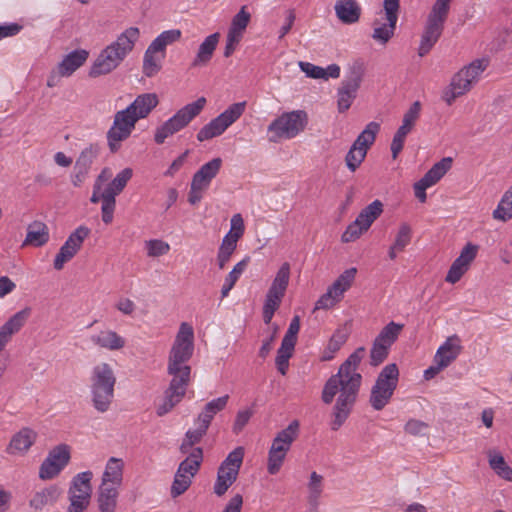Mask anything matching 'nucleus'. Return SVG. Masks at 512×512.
I'll return each instance as SVG.
<instances>
[{
    "instance_id": "a19ab883",
    "label": "nucleus",
    "mask_w": 512,
    "mask_h": 512,
    "mask_svg": "<svg viewBox=\"0 0 512 512\" xmlns=\"http://www.w3.org/2000/svg\"><path fill=\"white\" fill-rule=\"evenodd\" d=\"M380 130V125L377 122H370L366 125L364 130L358 135L353 142L354 145L362 148L368 153L370 147L374 144L376 136Z\"/></svg>"
},
{
    "instance_id": "423d86ee",
    "label": "nucleus",
    "mask_w": 512,
    "mask_h": 512,
    "mask_svg": "<svg viewBox=\"0 0 512 512\" xmlns=\"http://www.w3.org/2000/svg\"><path fill=\"white\" fill-rule=\"evenodd\" d=\"M116 377L108 363L95 365L90 375V389L94 408L101 413L108 411L114 398Z\"/></svg>"
},
{
    "instance_id": "a18cd8bd",
    "label": "nucleus",
    "mask_w": 512,
    "mask_h": 512,
    "mask_svg": "<svg viewBox=\"0 0 512 512\" xmlns=\"http://www.w3.org/2000/svg\"><path fill=\"white\" fill-rule=\"evenodd\" d=\"M404 325L390 322L388 323L378 334V336L375 338L378 342L391 347L393 343L397 340L398 336L400 335L401 331L403 330Z\"/></svg>"
},
{
    "instance_id": "37998d69",
    "label": "nucleus",
    "mask_w": 512,
    "mask_h": 512,
    "mask_svg": "<svg viewBox=\"0 0 512 512\" xmlns=\"http://www.w3.org/2000/svg\"><path fill=\"white\" fill-rule=\"evenodd\" d=\"M163 60V57L147 48L143 56L142 71L144 75L147 77L155 76L161 70Z\"/></svg>"
},
{
    "instance_id": "4c0bfd02",
    "label": "nucleus",
    "mask_w": 512,
    "mask_h": 512,
    "mask_svg": "<svg viewBox=\"0 0 512 512\" xmlns=\"http://www.w3.org/2000/svg\"><path fill=\"white\" fill-rule=\"evenodd\" d=\"M488 461L491 469L502 479L512 481V468L506 463L504 457L496 451L488 452Z\"/></svg>"
},
{
    "instance_id": "cd10ccee",
    "label": "nucleus",
    "mask_w": 512,
    "mask_h": 512,
    "mask_svg": "<svg viewBox=\"0 0 512 512\" xmlns=\"http://www.w3.org/2000/svg\"><path fill=\"white\" fill-rule=\"evenodd\" d=\"M222 164L223 161L220 157L213 158L195 172L191 181L207 190L212 180L220 172Z\"/></svg>"
},
{
    "instance_id": "79ce46f5",
    "label": "nucleus",
    "mask_w": 512,
    "mask_h": 512,
    "mask_svg": "<svg viewBox=\"0 0 512 512\" xmlns=\"http://www.w3.org/2000/svg\"><path fill=\"white\" fill-rule=\"evenodd\" d=\"M133 176V170L129 167L121 170L104 189L105 194L116 197L119 195Z\"/></svg>"
},
{
    "instance_id": "39448f33",
    "label": "nucleus",
    "mask_w": 512,
    "mask_h": 512,
    "mask_svg": "<svg viewBox=\"0 0 512 512\" xmlns=\"http://www.w3.org/2000/svg\"><path fill=\"white\" fill-rule=\"evenodd\" d=\"M452 0H436L427 14L421 34L418 55H427L440 39L448 19Z\"/></svg>"
},
{
    "instance_id": "e2e57ef3",
    "label": "nucleus",
    "mask_w": 512,
    "mask_h": 512,
    "mask_svg": "<svg viewBox=\"0 0 512 512\" xmlns=\"http://www.w3.org/2000/svg\"><path fill=\"white\" fill-rule=\"evenodd\" d=\"M478 251L479 246L469 242L462 248L459 256L456 259L470 268L472 262L477 257Z\"/></svg>"
},
{
    "instance_id": "9b49d317",
    "label": "nucleus",
    "mask_w": 512,
    "mask_h": 512,
    "mask_svg": "<svg viewBox=\"0 0 512 512\" xmlns=\"http://www.w3.org/2000/svg\"><path fill=\"white\" fill-rule=\"evenodd\" d=\"M245 109V101L230 105L225 111L199 130L197 133V140L203 142L222 135L243 115Z\"/></svg>"
},
{
    "instance_id": "f257e3e1",
    "label": "nucleus",
    "mask_w": 512,
    "mask_h": 512,
    "mask_svg": "<svg viewBox=\"0 0 512 512\" xmlns=\"http://www.w3.org/2000/svg\"><path fill=\"white\" fill-rule=\"evenodd\" d=\"M364 354V347L356 349L323 387L321 399L325 404H331L337 396L331 422V429L334 431L344 424L356 402L362 381V376L357 370Z\"/></svg>"
},
{
    "instance_id": "6e6d98bb",
    "label": "nucleus",
    "mask_w": 512,
    "mask_h": 512,
    "mask_svg": "<svg viewBox=\"0 0 512 512\" xmlns=\"http://www.w3.org/2000/svg\"><path fill=\"white\" fill-rule=\"evenodd\" d=\"M99 154V148L96 145H89L88 147L84 148L79 157L77 158L75 165L77 167H82L86 170H90L91 165L93 164L94 160Z\"/></svg>"
},
{
    "instance_id": "6ab92c4d",
    "label": "nucleus",
    "mask_w": 512,
    "mask_h": 512,
    "mask_svg": "<svg viewBox=\"0 0 512 512\" xmlns=\"http://www.w3.org/2000/svg\"><path fill=\"white\" fill-rule=\"evenodd\" d=\"M290 280V264L283 263L277 271L271 286L269 287L264 304L279 308L285 296Z\"/></svg>"
},
{
    "instance_id": "338daca9",
    "label": "nucleus",
    "mask_w": 512,
    "mask_h": 512,
    "mask_svg": "<svg viewBox=\"0 0 512 512\" xmlns=\"http://www.w3.org/2000/svg\"><path fill=\"white\" fill-rule=\"evenodd\" d=\"M300 331V317L294 316L289 324L288 330L286 331L282 342H286L292 345H296L297 336Z\"/></svg>"
},
{
    "instance_id": "c03bdc74",
    "label": "nucleus",
    "mask_w": 512,
    "mask_h": 512,
    "mask_svg": "<svg viewBox=\"0 0 512 512\" xmlns=\"http://www.w3.org/2000/svg\"><path fill=\"white\" fill-rule=\"evenodd\" d=\"M295 349V345L281 342V346L279 347L277 351V356L275 359V364L277 367L278 372L281 375H286L288 368H289V360L293 356Z\"/></svg>"
},
{
    "instance_id": "473e14b6",
    "label": "nucleus",
    "mask_w": 512,
    "mask_h": 512,
    "mask_svg": "<svg viewBox=\"0 0 512 512\" xmlns=\"http://www.w3.org/2000/svg\"><path fill=\"white\" fill-rule=\"evenodd\" d=\"M250 263V257L245 256L241 261L237 262L232 270L226 275L221 287V298L228 297L230 291L233 289L237 281L247 269Z\"/></svg>"
},
{
    "instance_id": "aec40b11",
    "label": "nucleus",
    "mask_w": 512,
    "mask_h": 512,
    "mask_svg": "<svg viewBox=\"0 0 512 512\" xmlns=\"http://www.w3.org/2000/svg\"><path fill=\"white\" fill-rule=\"evenodd\" d=\"M362 82V74L360 71L353 70L351 74L345 78L337 92V107L340 113L347 111L357 96L358 89Z\"/></svg>"
},
{
    "instance_id": "a211bd4d",
    "label": "nucleus",
    "mask_w": 512,
    "mask_h": 512,
    "mask_svg": "<svg viewBox=\"0 0 512 512\" xmlns=\"http://www.w3.org/2000/svg\"><path fill=\"white\" fill-rule=\"evenodd\" d=\"M251 20V14L246 6H242L236 15L232 18L226 37L224 56L230 57L241 42L247 26Z\"/></svg>"
},
{
    "instance_id": "4d7b16f0",
    "label": "nucleus",
    "mask_w": 512,
    "mask_h": 512,
    "mask_svg": "<svg viewBox=\"0 0 512 512\" xmlns=\"http://www.w3.org/2000/svg\"><path fill=\"white\" fill-rule=\"evenodd\" d=\"M367 231L368 230L363 228L362 224L357 219H355L351 224L347 226L346 230L341 236V240L343 243L354 242Z\"/></svg>"
},
{
    "instance_id": "09e8293b",
    "label": "nucleus",
    "mask_w": 512,
    "mask_h": 512,
    "mask_svg": "<svg viewBox=\"0 0 512 512\" xmlns=\"http://www.w3.org/2000/svg\"><path fill=\"white\" fill-rule=\"evenodd\" d=\"M119 494L97 491V505L100 512H115L117 509Z\"/></svg>"
},
{
    "instance_id": "603ef678",
    "label": "nucleus",
    "mask_w": 512,
    "mask_h": 512,
    "mask_svg": "<svg viewBox=\"0 0 512 512\" xmlns=\"http://www.w3.org/2000/svg\"><path fill=\"white\" fill-rule=\"evenodd\" d=\"M193 477L180 472L178 469L174 476V481L171 486V496L176 498L182 495L191 485Z\"/></svg>"
},
{
    "instance_id": "864d4df0",
    "label": "nucleus",
    "mask_w": 512,
    "mask_h": 512,
    "mask_svg": "<svg viewBox=\"0 0 512 512\" xmlns=\"http://www.w3.org/2000/svg\"><path fill=\"white\" fill-rule=\"evenodd\" d=\"M488 65L489 60L482 58L471 62L468 66H465L461 70L475 84L480 79L481 74L487 69Z\"/></svg>"
},
{
    "instance_id": "5fc2aeb1",
    "label": "nucleus",
    "mask_w": 512,
    "mask_h": 512,
    "mask_svg": "<svg viewBox=\"0 0 512 512\" xmlns=\"http://www.w3.org/2000/svg\"><path fill=\"white\" fill-rule=\"evenodd\" d=\"M411 239H412L411 226L406 222L401 223L399 225V228L395 235L394 241L392 243V244H394V249H402L404 251L405 248L411 243Z\"/></svg>"
},
{
    "instance_id": "bb28decb",
    "label": "nucleus",
    "mask_w": 512,
    "mask_h": 512,
    "mask_svg": "<svg viewBox=\"0 0 512 512\" xmlns=\"http://www.w3.org/2000/svg\"><path fill=\"white\" fill-rule=\"evenodd\" d=\"M50 240V232L48 226L39 220L31 222L27 226L26 237L22 246L42 247Z\"/></svg>"
},
{
    "instance_id": "7ed1b4c3",
    "label": "nucleus",
    "mask_w": 512,
    "mask_h": 512,
    "mask_svg": "<svg viewBox=\"0 0 512 512\" xmlns=\"http://www.w3.org/2000/svg\"><path fill=\"white\" fill-rule=\"evenodd\" d=\"M159 99L155 93H143L125 109L117 111L113 116V122L106 133L107 145L112 153L121 148L135 130L139 120L145 119L158 105Z\"/></svg>"
},
{
    "instance_id": "58836bf2",
    "label": "nucleus",
    "mask_w": 512,
    "mask_h": 512,
    "mask_svg": "<svg viewBox=\"0 0 512 512\" xmlns=\"http://www.w3.org/2000/svg\"><path fill=\"white\" fill-rule=\"evenodd\" d=\"M124 461L121 458L111 457L108 459L101 479L123 483Z\"/></svg>"
},
{
    "instance_id": "774afa93",
    "label": "nucleus",
    "mask_w": 512,
    "mask_h": 512,
    "mask_svg": "<svg viewBox=\"0 0 512 512\" xmlns=\"http://www.w3.org/2000/svg\"><path fill=\"white\" fill-rule=\"evenodd\" d=\"M182 32L179 29H170L161 32L156 39L167 49L169 45L181 39Z\"/></svg>"
},
{
    "instance_id": "20e7f679",
    "label": "nucleus",
    "mask_w": 512,
    "mask_h": 512,
    "mask_svg": "<svg viewBox=\"0 0 512 512\" xmlns=\"http://www.w3.org/2000/svg\"><path fill=\"white\" fill-rule=\"evenodd\" d=\"M140 38V30L137 27L125 29L115 41L107 45L94 61L89 75L98 77L115 70L125 58L133 51Z\"/></svg>"
},
{
    "instance_id": "7c9ffc66",
    "label": "nucleus",
    "mask_w": 512,
    "mask_h": 512,
    "mask_svg": "<svg viewBox=\"0 0 512 512\" xmlns=\"http://www.w3.org/2000/svg\"><path fill=\"white\" fill-rule=\"evenodd\" d=\"M220 34L218 32L207 36L199 45L196 55L191 63L192 67L206 66L213 58L214 52L218 46Z\"/></svg>"
},
{
    "instance_id": "4be33fe9",
    "label": "nucleus",
    "mask_w": 512,
    "mask_h": 512,
    "mask_svg": "<svg viewBox=\"0 0 512 512\" xmlns=\"http://www.w3.org/2000/svg\"><path fill=\"white\" fill-rule=\"evenodd\" d=\"M30 315L31 308L26 307L12 315L0 327V352H2L12 340L13 335L17 334L24 327Z\"/></svg>"
},
{
    "instance_id": "ddd939ff",
    "label": "nucleus",
    "mask_w": 512,
    "mask_h": 512,
    "mask_svg": "<svg viewBox=\"0 0 512 512\" xmlns=\"http://www.w3.org/2000/svg\"><path fill=\"white\" fill-rule=\"evenodd\" d=\"M400 10V0H383V9L379 12L380 18L373 22L372 38L386 44L394 35L398 15Z\"/></svg>"
},
{
    "instance_id": "c85d7f7f",
    "label": "nucleus",
    "mask_w": 512,
    "mask_h": 512,
    "mask_svg": "<svg viewBox=\"0 0 512 512\" xmlns=\"http://www.w3.org/2000/svg\"><path fill=\"white\" fill-rule=\"evenodd\" d=\"M334 10L337 18L348 25L357 23L362 13L361 6L356 0H337Z\"/></svg>"
},
{
    "instance_id": "2f4dec72",
    "label": "nucleus",
    "mask_w": 512,
    "mask_h": 512,
    "mask_svg": "<svg viewBox=\"0 0 512 512\" xmlns=\"http://www.w3.org/2000/svg\"><path fill=\"white\" fill-rule=\"evenodd\" d=\"M88 57V51L84 49L74 50L67 54L56 67L60 70V73L63 76L70 77L87 61Z\"/></svg>"
},
{
    "instance_id": "bf43d9fd",
    "label": "nucleus",
    "mask_w": 512,
    "mask_h": 512,
    "mask_svg": "<svg viewBox=\"0 0 512 512\" xmlns=\"http://www.w3.org/2000/svg\"><path fill=\"white\" fill-rule=\"evenodd\" d=\"M286 453H281L280 451H274L269 449L268 451V460H267V471L270 475L277 474L285 459H286Z\"/></svg>"
},
{
    "instance_id": "5701e85b",
    "label": "nucleus",
    "mask_w": 512,
    "mask_h": 512,
    "mask_svg": "<svg viewBox=\"0 0 512 512\" xmlns=\"http://www.w3.org/2000/svg\"><path fill=\"white\" fill-rule=\"evenodd\" d=\"M461 350L460 338L457 335L449 336L437 349L434 356V363H440L441 366L446 368L456 360Z\"/></svg>"
},
{
    "instance_id": "1a4fd4ad",
    "label": "nucleus",
    "mask_w": 512,
    "mask_h": 512,
    "mask_svg": "<svg viewBox=\"0 0 512 512\" xmlns=\"http://www.w3.org/2000/svg\"><path fill=\"white\" fill-rule=\"evenodd\" d=\"M398 380L399 369L396 364H388L381 370L370 394V404L375 410L380 411L389 403Z\"/></svg>"
},
{
    "instance_id": "9d476101",
    "label": "nucleus",
    "mask_w": 512,
    "mask_h": 512,
    "mask_svg": "<svg viewBox=\"0 0 512 512\" xmlns=\"http://www.w3.org/2000/svg\"><path fill=\"white\" fill-rule=\"evenodd\" d=\"M92 478L91 471L80 472L72 478L67 491L69 501L67 512H85L87 510L92 496Z\"/></svg>"
},
{
    "instance_id": "a878e982",
    "label": "nucleus",
    "mask_w": 512,
    "mask_h": 512,
    "mask_svg": "<svg viewBox=\"0 0 512 512\" xmlns=\"http://www.w3.org/2000/svg\"><path fill=\"white\" fill-rule=\"evenodd\" d=\"M91 342L99 348L109 351L121 350L126 345V340L116 331L104 329L94 334L90 338Z\"/></svg>"
},
{
    "instance_id": "49530a36",
    "label": "nucleus",
    "mask_w": 512,
    "mask_h": 512,
    "mask_svg": "<svg viewBox=\"0 0 512 512\" xmlns=\"http://www.w3.org/2000/svg\"><path fill=\"white\" fill-rule=\"evenodd\" d=\"M308 489V502L313 505L318 504V500L323 492L324 485H323V476L318 474L317 472L313 471L310 474V478L307 484Z\"/></svg>"
},
{
    "instance_id": "ea45409f",
    "label": "nucleus",
    "mask_w": 512,
    "mask_h": 512,
    "mask_svg": "<svg viewBox=\"0 0 512 512\" xmlns=\"http://www.w3.org/2000/svg\"><path fill=\"white\" fill-rule=\"evenodd\" d=\"M203 460V451L200 447L194 448L190 455L184 459L179 467L178 470L180 472H183L185 474H188L194 478V476L197 474L200 465Z\"/></svg>"
},
{
    "instance_id": "2eb2a0df",
    "label": "nucleus",
    "mask_w": 512,
    "mask_h": 512,
    "mask_svg": "<svg viewBox=\"0 0 512 512\" xmlns=\"http://www.w3.org/2000/svg\"><path fill=\"white\" fill-rule=\"evenodd\" d=\"M357 269L349 268L341 273L338 278L330 285L326 291L315 303V310H327L339 303L346 291L352 286Z\"/></svg>"
},
{
    "instance_id": "e433bc0d",
    "label": "nucleus",
    "mask_w": 512,
    "mask_h": 512,
    "mask_svg": "<svg viewBox=\"0 0 512 512\" xmlns=\"http://www.w3.org/2000/svg\"><path fill=\"white\" fill-rule=\"evenodd\" d=\"M382 212L383 203L380 200H374L360 211L356 219L362 224L363 228L369 230L372 224L380 217Z\"/></svg>"
},
{
    "instance_id": "393cba45",
    "label": "nucleus",
    "mask_w": 512,
    "mask_h": 512,
    "mask_svg": "<svg viewBox=\"0 0 512 512\" xmlns=\"http://www.w3.org/2000/svg\"><path fill=\"white\" fill-rule=\"evenodd\" d=\"M299 430V421L293 420L285 429L276 434L269 449L287 454L293 442L298 438Z\"/></svg>"
},
{
    "instance_id": "052dcab7",
    "label": "nucleus",
    "mask_w": 512,
    "mask_h": 512,
    "mask_svg": "<svg viewBox=\"0 0 512 512\" xmlns=\"http://www.w3.org/2000/svg\"><path fill=\"white\" fill-rule=\"evenodd\" d=\"M116 205V197L105 194L103 196V203L101 206L102 221L105 224H111L114 218V211Z\"/></svg>"
},
{
    "instance_id": "f8f14e48",
    "label": "nucleus",
    "mask_w": 512,
    "mask_h": 512,
    "mask_svg": "<svg viewBox=\"0 0 512 512\" xmlns=\"http://www.w3.org/2000/svg\"><path fill=\"white\" fill-rule=\"evenodd\" d=\"M244 448L237 447L231 451L221 463L217 471L213 491L217 496L224 495L237 480L239 470L243 463Z\"/></svg>"
},
{
    "instance_id": "72a5a7b5",
    "label": "nucleus",
    "mask_w": 512,
    "mask_h": 512,
    "mask_svg": "<svg viewBox=\"0 0 512 512\" xmlns=\"http://www.w3.org/2000/svg\"><path fill=\"white\" fill-rule=\"evenodd\" d=\"M451 166L452 159L450 157L441 159L419 180L421 185L432 187L450 170Z\"/></svg>"
},
{
    "instance_id": "69168bd1",
    "label": "nucleus",
    "mask_w": 512,
    "mask_h": 512,
    "mask_svg": "<svg viewBox=\"0 0 512 512\" xmlns=\"http://www.w3.org/2000/svg\"><path fill=\"white\" fill-rule=\"evenodd\" d=\"M421 109H422L421 103L419 101H415L409 107V109L404 113L402 123L414 128L417 121L420 118Z\"/></svg>"
},
{
    "instance_id": "dca6fc26",
    "label": "nucleus",
    "mask_w": 512,
    "mask_h": 512,
    "mask_svg": "<svg viewBox=\"0 0 512 512\" xmlns=\"http://www.w3.org/2000/svg\"><path fill=\"white\" fill-rule=\"evenodd\" d=\"M70 458V447L68 445L60 444L54 447L49 451L40 466L39 478L42 480H51L57 477L68 465Z\"/></svg>"
},
{
    "instance_id": "412c9836",
    "label": "nucleus",
    "mask_w": 512,
    "mask_h": 512,
    "mask_svg": "<svg viewBox=\"0 0 512 512\" xmlns=\"http://www.w3.org/2000/svg\"><path fill=\"white\" fill-rule=\"evenodd\" d=\"M38 434L29 427H23L12 435L5 451L11 456H24L35 444Z\"/></svg>"
},
{
    "instance_id": "c9c22d12",
    "label": "nucleus",
    "mask_w": 512,
    "mask_h": 512,
    "mask_svg": "<svg viewBox=\"0 0 512 512\" xmlns=\"http://www.w3.org/2000/svg\"><path fill=\"white\" fill-rule=\"evenodd\" d=\"M228 400H229V396L224 395V396H221V397H218L216 399L209 401L204 406V409L199 414L197 420H199L200 422H202L203 424H205L206 426L209 427L214 416L226 407Z\"/></svg>"
},
{
    "instance_id": "680f3d73",
    "label": "nucleus",
    "mask_w": 512,
    "mask_h": 512,
    "mask_svg": "<svg viewBox=\"0 0 512 512\" xmlns=\"http://www.w3.org/2000/svg\"><path fill=\"white\" fill-rule=\"evenodd\" d=\"M468 270L469 268L466 265L455 259L448 270L445 281L451 284H455L460 281V279Z\"/></svg>"
},
{
    "instance_id": "8fccbe9b",
    "label": "nucleus",
    "mask_w": 512,
    "mask_h": 512,
    "mask_svg": "<svg viewBox=\"0 0 512 512\" xmlns=\"http://www.w3.org/2000/svg\"><path fill=\"white\" fill-rule=\"evenodd\" d=\"M413 129L414 128L407 126L403 123L397 129L390 146L393 159H396L398 157V155L400 154L404 147L407 135L411 133Z\"/></svg>"
},
{
    "instance_id": "0eeeda50",
    "label": "nucleus",
    "mask_w": 512,
    "mask_h": 512,
    "mask_svg": "<svg viewBox=\"0 0 512 512\" xmlns=\"http://www.w3.org/2000/svg\"><path fill=\"white\" fill-rule=\"evenodd\" d=\"M207 100L200 97L179 109L172 117L166 120L155 131L154 140L157 144H163L165 140L184 129L204 109Z\"/></svg>"
},
{
    "instance_id": "f03ea898",
    "label": "nucleus",
    "mask_w": 512,
    "mask_h": 512,
    "mask_svg": "<svg viewBox=\"0 0 512 512\" xmlns=\"http://www.w3.org/2000/svg\"><path fill=\"white\" fill-rule=\"evenodd\" d=\"M193 352L194 330L189 323L183 322L180 324L169 352L167 372L172 379L161 403L157 405L158 416H164L170 412L184 398L191 375V367L188 362Z\"/></svg>"
},
{
    "instance_id": "b1692460",
    "label": "nucleus",
    "mask_w": 512,
    "mask_h": 512,
    "mask_svg": "<svg viewBox=\"0 0 512 512\" xmlns=\"http://www.w3.org/2000/svg\"><path fill=\"white\" fill-rule=\"evenodd\" d=\"M473 85V81L460 70L453 76L449 87L444 91L443 100L451 105L458 97L469 92Z\"/></svg>"
},
{
    "instance_id": "3c124183",
    "label": "nucleus",
    "mask_w": 512,
    "mask_h": 512,
    "mask_svg": "<svg viewBox=\"0 0 512 512\" xmlns=\"http://www.w3.org/2000/svg\"><path fill=\"white\" fill-rule=\"evenodd\" d=\"M146 254L150 258H157L169 253L170 244L162 239H150L144 243Z\"/></svg>"
},
{
    "instance_id": "de8ad7c7",
    "label": "nucleus",
    "mask_w": 512,
    "mask_h": 512,
    "mask_svg": "<svg viewBox=\"0 0 512 512\" xmlns=\"http://www.w3.org/2000/svg\"><path fill=\"white\" fill-rule=\"evenodd\" d=\"M367 152L362 148L352 144L347 154L345 155V165L350 172H355L364 162Z\"/></svg>"
},
{
    "instance_id": "c756f323",
    "label": "nucleus",
    "mask_w": 512,
    "mask_h": 512,
    "mask_svg": "<svg viewBox=\"0 0 512 512\" xmlns=\"http://www.w3.org/2000/svg\"><path fill=\"white\" fill-rule=\"evenodd\" d=\"M60 496V490L56 485L41 488L35 491L29 500V506L35 512L42 511L46 506L53 505Z\"/></svg>"
},
{
    "instance_id": "0e129e2a",
    "label": "nucleus",
    "mask_w": 512,
    "mask_h": 512,
    "mask_svg": "<svg viewBox=\"0 0 512 512\" xmlns=\"http://www.w3.org/2000/svg\"><path fill=\"white\" fill-rule=\"evenodd\" d=\"M429 425L418 419H410L404 426V430L407 434L412 436H424L427 434Z\"/></svg>"
},
{
    "instance_id": "6e6552de",
    "label": "nucleus",
    "mask_w": 512,
    "mask_h": 512,
    "mask_svg": "<svg viewBox=\"0 0 512 512\" xmlns=\"http://www.w3.org/2000/svg\"><path fill=\"white\" fill-rule=\"evenodd\" d=\"M308 123V115L304 110L282 113L268 126L269 141L277 143L281 140L295 138Z\"/></svg>"
},
{
    "instance_id": "f3484780",
    "label": "nucleus",
    "mask_w": 512,
    "mask_h": 512,
    "mask_svg": "<svg viewBox=\"0 0 512 512\" xmlns=\"http://www.w3.org/2000/svg\"><path fill=\"white\" fill-rule=\"evenodd\" d=\"M89 234L90 229L81 225L68 236L55 256L53 266L56 270H62L64 265L74 258V256L80 251Z\"/></svg>"
},
{
    "instance_id": "f704fd0d",
    "label": "nucleus",
    "mask_w": 512,
    "mask_h": 512,
    "mask_svg": "<svg viewBox=\"0 0 512 512\" xmlns=\"http://www.w3.org/2000/svg\"><path fill=\"white\" fill-rule=\"evenodd\" d=\"M493 219L508 222L512 219V185L503 193L492 212Z\"/></svg>"
},
{
    "instance_id": "13d9d810",
    "label": "nucleus",
    "mask_w": 512,
    "mask_h": 512,
    "mask_svg": "<svg viewBox=\"0 0 512 512\" xmlns=\"http://www.w3.org/2000/svg\"><path fill=\"white\" fill-rule=\"evenodd\" d=\"M390 347L374 340L370 351V364L378 366L388 357Z\"/></svg>"
},
{
    "instance_id": "4468645a",
    "label": "nucleus",
    "mask_w": 512,
    "mask_h": 512,
    "mask_svg": "<svg viewBox=\"0 0 512 512\" xmlns=\"http://www.w3.org/2000/svg\"><path fill=\"white\" fill-rule=\"evenodd\" d=\"M244 232L245 224L243 217L240 213H236L231 217L230 229L223 237L217 251L216 262L219 269H224L230 262L237 249V243L243 237Z\"/></svg>"
}]
</instances>
